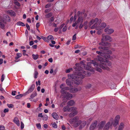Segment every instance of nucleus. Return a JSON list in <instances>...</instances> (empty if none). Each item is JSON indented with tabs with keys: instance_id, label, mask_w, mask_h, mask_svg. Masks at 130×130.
Here are the masks:
<instances>
[{
	"instance_id": "obj_1",
	"label": "nucleus",
	"mask_w": 130,
	"mask_h": 130,
	"mask_svg": "<svg viewBox=\"0 0 130 130\" xmlns=\"http://www.w3.org/2000/svg\"><path fill=\"white\" fill-rule=\"evenodd\" d=\"M105 57H102L100 56H98L96 58V59L99 61L100 63L99 64L98 63L96 62L94 60H92L91 62H88L87 63V64H84V68L86 70H91V64H92L95 67H97L96 70L100 72L102 71V70L98 67V66L100 67L101 68L104 70H109V68L108 66H110L111 65V63L110 62L108 61L107 58Z\"/></svg>"
},
{
	"instance_id": "obj_2",
	"label": "nucleus",
	"mask_w": 130,
	"mask_h": 130,
	"mask_svg": "<svg viewBox=\"0 0 130 130\" xmlns=\"http://www.w3.org/2000/svg\"><path fill=\"white\" fill-rule=\"evenodd\" d=\"M81 72H77L75 73V74H69L68 76V78L70 79H74L75 80H73V83L75 84L78 85L82 84V79H78V78L82 79L85 77L84 74L81 73Z\"/></svg>"
},
{
	"instance_id": "obj_3",
	"label": "nucleus",
	"mask_w": 130,
	"mask_h": 130,
	"mask_svg": "<svg viewBox=\"0 0 130 130\" xmlns=\"http://www.w3.org/2000/svg\"><path fill=\"white\" fill-rule=\"evenodd\" d=\"M71 123L73 124V125L75 127H77L80 124L79 127L80 130L83 128L86 124L85 121H82L79 120V118L77 117H75L73 119L70 120Z\"/></svg>"
},
{
	"instance_id": "obj_4",
	"label": "nucleus",
	"mask_w": 130,
	"mask_h": 130,
	"mask_svg": "<svg viewBox=\"0 0 130 130\" xmlns=\"http://www.w3.org/2000/svg\"><path fill=\"white\" fill-rule=\"evenodd\" d=\"M10 20V18L7 15H4L3 18L0 16V27L2 29L4 28L5 25L4 23H5L7 22H9Z\"/></svg>"
},
{
	"instance_id": "obj_5",
	"label": "nucleus",
	"mask_w": 130,
	"mask_h": 130,
	"mask_svg": "<svg viewBox=\"0 0 130 130\" xmlns=\"http://www.w3.org/2000/svg\"><path fill=\"white\" fill-rule=\"evenodd\" d=\"M102 21L101 19H99L98 18H96L94 19H92L91 20L89 23L90 26H91L94 23L91 27V28H95L98 25H100L101 22Z\"/></svg>"
},
{
	"instance_id": "obj_6",
	"label": "nucleus",
	"mask_w": 130,
	"mask_h": 130,
	"mask_svg": "<svg viewBox=\"0 0 130 130\" xmlns=\"http://www.w3.org/2000/svg\"><path fill=\"white\" fill-rule=\"evenodd\" d=\"M79 64V63H77L75 64V65L76 67H74V68L76 69L75 71L74 72V74H75V72H81V73H83L84 74H86V72L83 69V68L80 67L78 66Z\"/></svg>"
},
{
	"instance_id": "obj_7",
	"label": "nucleus",
	"mask_w": 130,
	"mask_h": 130,
	"mask_svg": "<svg viewBox=\"0 0 130 130\" xmlns=\"http://www.w3.org/2000/svg\"><path fill=\"white\" fill-rule=\"evenodd\" d=\"M102 40L103 41H112V39L109 35H105L104 34H103L102 35Z\"/></svg>"
},
{
	"instance_id": "obj_8",
	"label": "nucleus",
	"mask_w": 130,
	"mask_h": 130,
	"mask_svg": "<svg viewBox=\"0 0 130 130\" xmlns=\"http://www.w3.org/2000/svg\"><path fill=\"white\" fill-rule=\"evenodd\" d=\"M76 109V108L75 107H72L69 108L68 106H66L63 108V110L64 112H66L67 111L69 112L71 110H73V109L75 110Z\"/></svg>"
},
{
	"instance_id": "obj_9",
	"label": "nucleus",
	"mask_w": 130,
	"mask_h": 130,
	"mask_svg": "<svg viewBox=\"0 0 130 130\" xmlns=\"http://www.w3.org/2000/svg\"><path fill=\"white\" fill-rule=\"evenodd\" d=\"M35 88V85L34 84L32 85L30 87L28 90V91L24 93V95H27L31 92Z\"/></svg>"
},
{
	"instance_id": "obj_10",
	"label": "nucleus",
	"mask_w": 130,
	"mask_h": 130,
	"mask_svg": "<svg viewBox=\"0 0 130 130\" xmlns=\"http://www.w3.org/2000/svg\"><path fill=\"white\" fill-rule=\"evenodd\" d=\"M106 123V122L105 121H102L100 122L98 125L99 129V130L103 129Z\"/></svg>"
},
{
	"instance_id": "obj_11",
	"label": "nucleus",
	"mask_w": 130,
	"mask_h": 130,
	"mask_svg": "<svg viewBox=\"0 0 130 130\" xmlns=\"http://www.w3.org/2000/svg\"><path fill=\"white\" fill-rule=\"evenodd\" d=\"M97 123V121H95L90 125L89 129L90 130H93L96 126Z\"/></svg>"
},
{
	"instance_id": "obj_12",
	"label": "nucleus",
	"mask_w": 130,
	"mask_h": 130,
	"mask_svg": "<svg viewBox=\"0 0 130 130\" xmlns=\"http://www.w3.org/2000/svg\"><path fill=\"white\" fill-rule=\"evenodd\" d=\"M104 31L108 34H110L114 32V30L112 29H109L106 28L104 29Z\"/></svg>"
},
{
	"instance_id": "obj_13",
	"label": "nucleus",
	"mask_w": 130,
	"mask_h": 130,
	"mask_svg": "<svg viewBox=\"0 0 130 130\" xmlns=\"http://www.w3.org/2000/svg\"><path fill=\"white\" fill-rule=\"evenodd\" d=\"M80 88H71L70 90V92L71 93H74L77 92L78 91H79L81 90Z\"/></svg>"
},
{
	"instance_id": "obj_14",
	"label": "nucleus",
	"mask_w": 130,
	"mask_h": 130,
	"mask_svg": "<svg viewBox=\"0 0 130 130\" xmlns=\"http://www.w3.org/2000/svg\"><path fill=\"white\" fill-rule=\"evenodd\" d=\"M76 110L77 109L75 110L73 109V110H71L70 111H72V112L69 114V117L71 118L76 115L77 113Z\"/></svg>"
},
{
	"instance_id": "obj_15",
	"label": "nucleus",
	"mask_w": 130,
	"mask_h": 130,
	"mask_svg": "<svg viewBox=\"0 0 130 130\" xmlns=\"http://www.w3.org/2000/svg\"><path fill=\"white\" fill-rule=\"evenodd\" d=\"M111 124L110 122H108L104 126L103 128V130H108L110 126L111 125Z\"/></svg>"
},
{
	"instance_id": "obj_16",
	"label": "nucleus",
	"mask_w": 130,
	"mask_h": 130,
	"mask_svg": "<svg viewBox=\"0 0 130 130\" xmlns=\"http://www.w3.org/2000/svg\"><path fill=\"white\" fill-rule=\"evenodd\" d=\"M66 95H65L64 97L66 99L70 100L71 99L72 97V95L71 93L68 92H67L66 94H65Z\"/></svg>"
},
{
	"instance_id": "obj_17",
	"label": "nucleus",
	"mask_w": 130,
	"mask_h": 130,
	"mask_svg": "<svg viewBox=\"0 0 130 130\" xmlns=\"http://www.w3.org/2000/svg\"><path fill=\"white\" fill-rule=\"evenodd\" d=\"M66 83L67 85L70 86H72V84L73 83V80H70L67 79L66 80Z\"/></svg>"
},
{
	"instance_id": "obj_18",
	"label": "nucleus",
	"mask_w": 130,
	"mask_h": 130,
	"mask_svg": "<svg viewBox=\"0 0 130 130\" xmlns=\"http://www.w3.org/2000/svg\"><path fill=\"white\" fill-rule=\"evenodd\" d=\"M8 13L11 16L15 17L16 15V13L13 10H9L7 11Z\"/></svg>"
},
{
	"instance_id": "obj_19",
	"label": "nucleus",
	"mask_w": 130,
	"mask_h": 130,
	"mask_svg": "<svg viewBox=\"0 0 130 130\" xmlns=\"http://www.w3.org/2000/svg\"><path fill=\"white\" fill-rule=\"evenodd\" d=\"M13 121L14 123L17 124V126H20V121L18 118L15 117Z\"/></svg>"
},
{
	"instance_id": "obj_20",
	"label": "nucleus",
	"mask_w": 130,
	"mask_h": 130,
	"mask_svg": "<svg viewBox=\"0 0 130 130\" xmlns=\"http://www.w3.org/2000/svg\"><path fill=\"white\" fill-rule=\"evenodd\" d=\"M83 17L80 16H79L77 20V21H76L77 23H82L83 21Z\"/></svg>"
},
{
	"instance_id": "obj_21",
	"label": "nucleus",
	"mask_w": 130,
	"mask_h": 130,
	"mask_svg": "<svg viewBox=\"0 0 130 130\" xmlns=\"http://www.w3.org/2000/svg\"><path fill=\"white\" fill-rule=\"evenodd\" d=\"M113 119L111 118L110 119V121L112 122L111 124H113V125L114 127L117 126V125L118 124L119 122L114 120L113 123V124L112 121H113Z\"/></svg>"
},
{
	"instance_id": "obj_22",
	"label": "nucleus",
	"mask_w": 130,
	"mask_h": 130,
	"mask_svg": "<svg viewBox=\"0 0 130 130\" xmlns=\"http://www.w3.org/2000/svg\"><path fill=\"white\" fill-rule=\"evenodd\" d=\"M74 103L75 102L74 101L72 100H71L68 102L67 104L69 106H72L74 105Z\"/></svg>"
},
{
	"instance_id": "obj_23",
	"label": "nucleus",
	"mask_w": 130,
	"mask_h": 130,
	"mask_svg": "<svg viewBox=\"0 0 130 130\" xmlns=\"http://www.w3.org/2000/svg\"><path fill=\"white\" fill-rule=\"evenodd\" d=\"M52 116L53 118L57 120L58 118V114L56 113H53L52 114Z\"/></svg>"
},
{
	"instance_id": "obj_24",
	"label": "nucleus",
	"mask_w": 130,
	"mask_h": 130,
	"mask_svg": "<svg viewBox=\"0 0 130 130\" xmlns=\"http://www.w3.org/2000/svg\"><path fill=\"white\" fill-rule=\"evenodd\" d=\"M37 95V93L36 92H33L30 95V98H29V100H30L31 99H33Z\"/></svg>"
},
{
	"instance_id": "obj_25",
	"label": "nucleus",
	"mask_w": 130,
	"mask_h": 130,
	"mask_svg": "<svg viewBox=\"0 0 130 130\" xmlns=\"http://www.w3.org/2000/svg\"><path fill=\"white\" fill-rule=\"evenodd\" d=\"M124 126V124L122 122L121 123L119 126L118 130H122Z\"/></svg>"
},
{
	"instance_id": "obj_26",
	"label": "nucleus",
	"mask_w": 130,
	"mask_h": 130,
	"mask_svg": "<svg viewBox=\"0 0 130 130\" xmlns=\"http://www.w3.org/2000/svg\"><path fill=\"white\" fill-rule=\"evenodd\" d=\"M24 93L23 94H21L16 96L15 98L17 99H20L22 96H25L26 95H24Z\"/></svg>"
},
{
	"instance_id": "obj_27",
	"label": "nucleus",
	"mask_w": 130,
	"mask_h": 130,
	"mask_svg": "<svg viewBox=\"0 0 130 130\" xmlns=\"http://www.w3.org/2000/svg\"><path fill=\"white\" fill-rule=\"evenodd\" d=\"M106 26V24L105 23H102L101 24L100 26V29H101L105 28Z\"/></svg>"
},
{
	"instance_id": "obj_28",
	"label": "nucleus",
	"mask_w": 130,
	"mask_h": 130,
	"mask_svg": "<svg viewBox=\"0 0 130 130\" xmlns=\"http://www.w3.org/2000/svg\"><path fill=\"white\" fill-rule=\"evenodd\" d=\"M17 24L18 26H25V24L23 23L20 21L18 22L17 23Z\"/></svg>"
},
{
	"instance_id": "obj_29",
	"label": "nucleus",
	"mask_w": 130,
	"mask_h": 130,
	"mask_svg": "<svg viewBox=\"0 0 130 130\" xmlns=\"http://www.w3.org/2000/svg\"><path fill=\"white\" fill-rule=\"evenodd\" d=\"M99 49H101L107 51L108 50V48L105 46H100L99 47Z\"/></svg>"
},
{
	"instance_id": "obj_30",
	"label": "nucleus",
	"mask_w": 130,
	"mask_h": 130,
	"mask_svg": "<svg viewBox=\"0 0 130 130\" xmlns=\"http://www.w3.org/2000/svg\"><path fill=\"white\" fill-rule=\"evenodd\" d=\"M16 55L17 56L15 58L16 60H17L20 57L22 56V54L20 53H17Z\"/></svg>"
},
{
	"instance_id": "obj_31",
	"label": "nucleus",
	"mask_w": 130,
	"mask_h": 130,
	"mask_svg": "<svg viewBox=\"0 0 130 130\" xmlns=\"http://www.w3.org/2000/svg\"><path fill=\"white\" fill-rule=\"evenodd\" d=\"M108 44V42H102L101 43H99V44L102 45L104 46L107 45Z\"/></svg>"
},
{
	"instance_id": "obj_32",
	"label": "nucleus",
	"mask_w": 130,
	"mask_h": 130,
	"mask_svg": "<svg viewBox=\"0 0 130 130\" xmlns=\"http://www.w3.org/2000/svg\"><path fill=\"white\" fill-rule=\"evenodd\" d=\"M32 56L33 57V58L34 60L37 59L38 58L39 56L38 55H35L34 54H32Z\"/></svg>"
},
{
	"instance_id": "obj_33",
	"label": "nucleus",
	"mask_w": 130,
	"mask_h": 130,
	"mask_svg": "<svg viewBox=\"0 0 130 130\" xmlns=\"http://www.w3.org/2000/svg\"><path fill=\"white\" fill-rule=\"evenodd\" d=\"M14 3L18 7H20L21 6L20 4L17 0H14Z\"/></svg>"
},
{
	"instance_id": "obj_34",
	"label": "nucleus",
	"mask_w": 130,
	"mask_h": 130,
	"mask_svg": "<svg viewBox=\"0 0 130 130\" xmlns=\"http://www.w3.org/2000/svg\"><path fill=\"white\" fill-rule=\"evenodd\" d=\"M120 119V116L119 115H117L115 119V120L119 122V121Z\"/></svg>"
},
{
	"instance_id": "obj_35",
	"label": "nucleus",
	"mask_w": 130,
	"mask_h": 130,
	"mask_svg": "<svg viewBox=\"0 0 130 130\" xmlns=\"http://www.w3.org/2000/svg\"><path fill=\"white\" fill-rule=\"evenodd\" d=\"M66 90L64 88H63L61 89V92L62 94L63 93H65V94H66V93H67V92H66L65 91Z\"/></svg>"
},
{
	"instance_id": "obj_36",
	"label": "nucleus",
	"mask_w": 130,
	"mask_h": 130,
	"mask_svg": "<svg viewBox=\"0 0 130 130\" xmlns=\"http://www.w3.org/2000/svg\"><path fill=\"white\" fill-rule=\"evenodd\" d=\"M47 39L48 40H53L54 39V38L51 35H50L47 37Z\"/></svg>"
},
{
	"instance_id": "obj_37",
	"label": "nucleus",
	"mask_w": 130,
	"mask_h": 130,
	"mask_svg": "<svg viewBox=\"0 0 130 130\" xmlns=\"http://www.w3.org/2000/svg\"><path fill=\"white\" fill-rule=\"evenodd\" d=\"M51 124L52 125V127L54 128H56L57 127V125L56 124V123L54 122L53 123H52Z\"/></svg>"
},
{
	"instance_id": "obj_38",
	"label": "nucleus",
	"mask_w": 130,
	"mask_h": 130,
	"mask_svg": "<svg viewBox=\"0 0 130 130\" xmlns=\"http://www.w3.org/2000/svg\"><path fill=\"white\" fill-rule=\"evenodd\" d=\"M38 72L37 71H35L34 74V77L35 78H37V76L38 75Z\"/></svg>"
},
{
	"instance_id": "obj_39",
	"label": "nucleus",
	"mask_w": 130,
	"mask_h": 130,
	"mask_svg": "<svg viewBox=\"0 0 130 130\" xmlns=\"http://www.w3.org/2000/svg\"><path fill=\"white\" fill-rule=\"evenodd\" d=\"M52 16V13H49L46 15V18H48Z\"/></svg>"
},
{
	"instance_id": "obj_40",
	"label": "nucleus",
	"mask_w": 130,
	"mask_h": 130,
	"mask_svg": "<svg viewBox=\"0 0 130 130\" xmlns=\"http://www.w3.org/2000/svg\"><path fill=\"white\" fill-rule=\"evenodd\" d=\"M2 85L1 84L0 85V90L1 91L2 93H4L5 92L4 90L2 87Z\"/></svg>"
},
{
	"instance_id": "obj_41",
	"label": "nucleus",
	"mask_w": 130,
	"mask_h": 130,
	"mask_svg": "<svg viewBox=\"0 0 130 130\" xmlns=\"http://www.w3.org/2000/svg\"><path fill=\"white\" fill-rule=\"evenodd\" d=\"M36 126L38 129H41V125L40 123H37L36 124Z\"/></svg>"
},
{
	"instance_id": "obj_42",
	"label": "nucleus",
	"mask_w": 130,
	"mask_h": 130,
	"mask_svg": "<svg viewBox=\"0 0 130 130\" xmlns=\"http://www.w3.org/2000/svg\"><path fill=\"white\" fill-rule=\"evenodd\" d=\"M51 6V3H48L46 4L45 6V8H48L50 7Z\"/></svg>"
},
{
	"instance_id": "obj_43",
	"label": "nucleus",
	"mask_w": 130,
	"mask_h": 130,
	"mask_svg": "<svg viewBox=\"0 0 130 130\" xmlns=\"http://www.w3.org/2000/svg\"><path fill=\"white\" fill-rule=\"evenodd\" d=\"M21 128L22 129H23L24 127V125L23 122H21Z\"/></svg>"
},
{
	"instance_id": "obj_44",
	"label": "nucleus",
	"mask_w": 130,
	"mask_h": 130,
	"mask_svg": "<svg viewBox=\"0 0 130 130\" xmlns=\"http://www.w3.org/2000/svg\"><path fill=\"white\" fill-rule=\"evenodd\" d=\"M5 129V127L4 126L0 125V130H4Z\"/></svg>"
},
{
	"instance_id": "obj_45",
	"label": "nucleus",
	"mask_w": 130,
	"mask_h": 130,
	"mask_svg": "<svg viewBox=\"0 0 130 130\" xmlns=\"http://www.w3.org/2000/svg\"><path fill=\"white\" fill-rule=\"evenodd\" d=\"M91 85L90 84H87L86 86V87L87 88H89L91 87Z\"/></svg>"
},
{
	"instance_id": "obj_46",
	"label": "nucleus",
	"mask_w": 130,
	"mask_h": 130,
	"mask_svg": "<svg viewBox=\"0 0 130 130\" xmlns=\"http://www.w3.org/2000/svg\"><path fill=\"white\" fill-rule=\"evenodd\" d=\"M4 74H3L1 76V81L2 82H3L4 80Z\"/></svg>"
},
{
	"instance_id": "obj_47",
	"label": "nucleus",
	"mask_w": 130,
	"mask_h": 130,
	"mask_svg": "<svg viewBox=\"0 0 130 130\" xmlns=\"http://www.w3.org/2000/svg\"><path fill=\"white\" fill-rule=\"evenodd\" d=\"M26 26L27 27V29L28 30H30V28L29 26L28 25V24L27 23H26Z\"/></svg>"
},
{
	"instance_id": "obj_48",
	"label": "nucleus",
	"mask_w": 130,
	"mask_h": 130,
	"mask_svg": "<svg viewBox=\"0 0 130 130\" xmlns=\"http://www.w3.org/2000/svg\"><path fill=\"white\" fill-rule=\"evenodd\" d=\"M76 34H75L73 36L72 38V40L74 41L76 39Z\"/></svg>"
},
{
	"instance_id": "obj_49",
	"label": "nucleus",
	"mask_w": 130,
	"mask_h": 130,
	"mask_svg": "<svg viewBox=\"0 0 130 130\" xmlns=\"http://www.w3.org/2000/svg\"><path fill=\"white\" fill-rule=\"evenodd\" d=\"M7 105L9 108H12L13 107V105L11 104H7Z\"/></svg>"
},
{
	"instance_id": "obj_50",
	"label": "nucleus",
	"mask_w": 130,
	"mask_h": 130,
	"mask_svg": "<svg viewBox=\"0 0 130 130\" xmlns=\"http://www.w3.org/2000/svg\"><path fill=\"white\" fill-rule=\"evenodd\" d=\"M67 29V27L66 26H64L62 29V31L63 32H64L66 31Z\"/></svg>"
},
{
	"instance_id": "obj_51",
	"label": "nucleus",
	"mask_w": 130,
	"mask_h": 130,
	"mask_svg": "<svg viewBox=\"0 0 130 130\" xmlns=\"http://www.w3.org/2000/svg\"><path fill=\"white\" fill-rule=\"evenodd\" d=\"M66 90H69L70 92V90L71 89V88L67 87L64 88Z\"/></svg>"
},
{
	"instance_id": "obj_52",
	"label": "nucleus",
	"mask_w": 130,
	"mask_h": 130,
	"mask_svg": "<svg viewBox=\"0 0 130 130\" xmlns=\"http://www.w3.org/2000/svg\"><path fill=\"white\" fill-rule=\"evenodd\" d=\"M65 103L64 102H62L60 105V106L61 107H63V106L65 105Z\"/></svg>"
},
{
	"instance_id": "obj_53",
	"label": "nucleus",
	"mask_w": 130,
	"mask_h": 130,
	"mask_svg": "<svg viewBox=\"0 0 130 130\" xmlns=\"http://www.w3.org/2000/svg\"><path fill=\"white\" fill-rule=\"evenodd\" d=\"M16 92V91H12V92L11 94L13 96L15 95V93Z\"/></svg>"
},
{
	"instance_id": "obj_54",
	"label": "nucleus",
	"mask_w": 130,
	"mask_h": 130,
	"mask_svg": "<svg viewBox=\"0 0 130 130\" xmlns=\"http://www.w3.org/2000/svg\"><path fill=\"white\" fill-rule=\"evenodd\" d=\"M37 45H34L32 46V47L34 49H36L37 48Z\"/></svg>"
},
{
	"instance_id": "obj_55",
	"label": "nucleus",
	"mask_w": 130,
	"mask_h": 130,
	"mask_svg": "<svg viewBox=\"0 0 130 130\" xmlns=\"http://www.w3.org/2000/svg\"><path fill=\"white\" fill-rule=\"evenodd\" d=\"M9 111V109L8 108L5 109L4 110V113H6L7 112Z\"/></svg>"
},
{
	"instance_id": "obj_56",
	"label": "nucleus",
	"mask_w": 130,
	"mask_h": 130,
	"mask_svg": "<svg viewBox=\"0 0 130 130\" xmlns=\"http://www.w3.org/2000/svg\"><path fill=\"white\" fill-rule=\"evenodd\" d=\"M34 43L32 41H31L29 42V45L30 46L34 44Z\"/></svg>"
},
{
	"instance_id": "obj_57",
	"label": "nucleus",
	"mask_w": 130,
	"mask_h": 130,
	"mask_svg": "<svg viewBox=\"0 0 130 130\" xmlns=\"http://www.w3.org/2000/svg\"><path fill=\"white\" fill-rule=\"evenodd\" d=\"M40 23L39 22L37 23L36 24V26L37 28H38L40 26Z\"/></svg>"
},
{
	"instance_id": "obj_58",
	"label": "nucleus",
	"mask_w": 130,
	"mask_h": 130,
	"mask_svg": "<svg viewBox=\"0 0 130 130\" xmlns=\"http://www.w3.org/2000/svg\"><path fill=\"white\" fill-rule=\"evenodd\" d=\"M77 24H78V23H77V22H76L74 23H73L72 24V26L73 27H74Z\"/></svg>"
},
{
	"instance_id": "obj_59",
	"label": "nucleus",
	"mask_w": 130,
	"mask_h": 130,
	"mask_svg": "<svg viewBox=\"0 0 130 130\" xmlns=\"http://www.w3.org/2000/svg\"><path fill=\"white\" fill-rule=\"evenodd\" d=\"M50 62H52L53 61V59L52 58H50L48 60Z\"/></svg>"
},
{
	"instance_id": "obj_60",
	"label": "nucleus",
	"mask_w": 130,
	"mask_h": 130,
	"mask_svg": "<svg viewBox=\"0 0 130 130\" xmlns=\"http://www.w3.org/2000/svg\"><path fill=\"white\" fill-rule=\"evenodd\" d=\"M38 116L39 117H40L41 118L43 117V116L42 115V113H39L38 114Z\"/></svg>"
},
{
	"instance_id": "obj_61",
	"label": "nucleus",
	"mask_w": 130,
	"mask_h": 130,
	"mask_svg": "<svg viewBox=\"0 0 130 130\" xmlns=\"http://www.w3.org/2000/svg\"><path fill=\"white\" fill-rule=\"evenodd\" d=\"M70 42H71V40H69L67 42H66V44L67 45H69L70 44Z\"/></svg>"
},
{
	"instance_id": "obj_62",
	"label": "nucleus",
	"mask_w": 130,
	"mask_h": 130,
	"mask_svg": "<svg viewBox=\"0 0 130 130\" xmlns=\"http://www.w3.org/2000/svg\"><path fill=\"white\" fill-rule=\"evenodd\" d=\"M3 60L2 59H0V65L2 64L3 62Z\"/></svg>"
},
{
	"instance_id": "obj_63",
	"label": "nucleus",
	"mask_w": 130,
	"mask_h": 130,
	"mask_svg": "<svg viewBox=\"0 0 130 130\" xmlns=\"http://www.w3.org/2000/svg\"><path fill=\"white\" fill-rule=\"evenodd\" d=\"M50 21L52 22L54 20V18L53 17H51L50 19Z\"/></svg>"
},
{
	"instance_id": "obj_64",
	"label": "nucleus",
	"mask_w": 130,
	"mask_h": 130,
	"mask_svg": "<svg viewBox=\"0 0 130 130\" xmlns=\"http://www.w3.org/2000/svg\"><path fill=\"white\" fill-rule=\"evenodd\" d=\"M58 28L57 27L55 28L54 30V31L55 32H56L58 31Z\"/></svg>"
}]
</instances>
